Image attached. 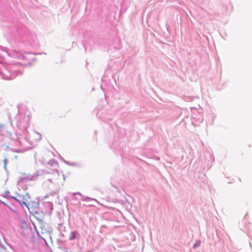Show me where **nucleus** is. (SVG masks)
<instances>
[{
    "label": "nucleus",
    "mask_w": 252,
    "mask_h": 252,
    "mask_svg": "<svg viewBox=\"0 0 252 252\" xmlns=\"http://www.w3.org/2000/svg\"><path fill=\"white\" fill-rule=\"evenodd\" d=\"M14 198L23 207L25 206L27 208L29 205L30 196L28 193L22 195H18Z\"/></svg>",
    "instance_id": "obj_1"
},
{
    "label": "nucleus",
    "mask_w": 252,
    "mask_h": 252,
    "mask_svg": "<svg viewBox=\"0 0 252 252\" xmlns=\"http://www.w3.org/2000/svg\"><path fill=\"white\" fill-rule=\"evenodd\" d=\"M27 208L32 214H38L40 211L39 203L37 201H33L32 204L30 203Z\"/></svg>",
    "instance_id": "obj_2"
},
{
    "label": "nucleus",
    "mask_w": 252,
    "mask_h": 252,
    "mask_svg": "<svg viewBox=\"0 0 252 252\" xmlns=\"http://www.w3.org/2000/svg\"><path fill=\"white\" fill-rule=\"evenodd\" d=\"M21 223H22V228H24V229H28V227L27 226V225L26 224L25 221L24 220H22L21 221Z\"/></svg>",
    "instance_id": "obj_3"
},
{
    "label": "nucleus",
    "mask_w": 252,
    "mask_h": 252,
    "mask_svg": "<svg viewBox=\"0 0 252 252\" xmlns=\"http://www.w3.org/2000/svg\"><path fill=\"white\" fill-rule=\"evenodd\" d=\"M200 245V242H198L197 243H196L194 246H193V248H196V247H198Z\"/></svg>",
    "instance_id": "obj_4"
},
{
    "label": "nucleus",
    "mask_w": 252,
    "mask_h": 252,
    "mask_svg": "<svg viewBox=\"0 0 252 252\" xmlns=\"http://www.w3.org/2000/svg\"><path fill=\"white\" fill-rule=\"evenodd\" d=\"M3 125H0V128H3Z\"/></svg>",
    "instance_id": "obj_5"
}]
</instances>
